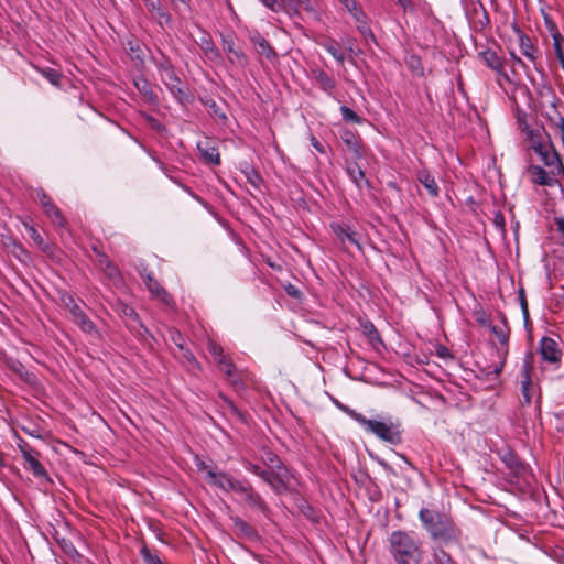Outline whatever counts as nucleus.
<instances>
[{
	"instance_id": "nucleus-59",
	"label": "nucleus",
	"mask_w": 564,
	"mask_h": 564,
	"mask_svg": "<svg viewBox=\"0 0 564 564\" xmlns=\"http://www.w3.org/2000/svg\"><path fill=\"white\" fill-rule=\"evenodd\" d=\"M519 301H520V306H521L523 318L527 323L529 319V308H528V303H527L525 293H524L523 289L519 290Z\"/></svg>"
},
{
	"instance_id": "nucleus-22",
	"label": "nucleus",
	"mask_w": 564,
	"mask_h": 564,
	"mask_svg": "<svg viewBox=\"0 0 564 564\" xmlns=\"http://www.w3.org/2000/svg\"><path fill=\"white\" fill-rule=\"evenodd\" d=\"M230 519L237 529L238 536L245 538L249 541H258L260 539L258 531L242 518L236 516L231 517Z\"/></svg>"
},
{
	"instance_id": "nucleus-1",
	"label": "nucleus",
	"mask_w": 564,
	"mask_h": 564,
	"mask_svg": "<svg viewBox=\"0 0 564 564\" xmlns=\"http://www.w3.org/2000/svg\"><path fill=\"white\" fill-rule=\"evenodd\" d=\"M419 518L423 528L433 540L451 543L456 542L460 536V531L456 528L453 520L437 510L422 508L419 512Z\"/></svg>"
},
{
	"instance_id": "nucleus-21",
	"label": "nucleus",
	"mask_w": 564,
	"mask_h": 564,
	"mask_svg": "<svg viewBox=\"0 0 564 564\" xmlns=\"http://www.w3.org/2000/svg\"><path fill=\"white\" fill-rule=\"evenodd\" d=\"M7 365L9 369L12 370L15 375H18V377L26 384L33 387L37 383V377L35 376V373L26 369L21 361L17 359H9L7 361Z\"/></svg>"
},
{
	"instance_id": "nucleus-63",
	"label": "nucleus",
	"mask_w": 564,
	"mask_h": 564,
	"mask_svg": "<svg viewBox=\"0 0 564 564\" xmlns=\"http://www.w3.org/2000/svg\"><path fill=\"white\" fill-rule=\"evenodd\" d=\"M544 22H545L546 29L551 33L552 40L554 41V34H561L557 30L555 22L549 17L544 18Z\"/></svg>"
},
{
	"instance_id": "nucleus-27",
	"label": "nucleus",
	"mask_w": 564,
	"mask_h": 564,
	"mask_svg": "<svg viewBox=\"0 0 564 564\" xmlns=\"http://www.w3.org/2000/svg\"><path fill=\"white\" fill-rule=\"evenodd\" d=\"M251 42L257 46V52L260 55L265 56L267 59L273 61L278 58V53L271 46L269 41L261 36L260 34L253 35L250 37Z\"/></svg>"
},
{
	"instance_id": "nucleus-9",
	"label": "nucleus",
	"mask_w": 564,
	"mask_h": 564,
	"mask_svg": "<svg viewBox=\"0 0 564 564\" xmlns=\"http://www.w3.org/2000/svg\"><path fill=\"white\" fill-rule=\"evenodd\" d=\"M511 29L518 37L521 53L533 64L538 72H542V65L538 61L540 57L539 48L532 43L531 39L521 30L516 21L511 23Z\"/></svg>"
},
{
	"instance_id": "nucleus-19",
	"label": "nucleus",
	"mask_w": 564,
	"mask_h": 564,
	"mask_svg": "<svg viewBox=\"0 0 564 564\" xmlns=\"http://www.w3.org/2000/svg\"><path fill=\"white\" fill-rule=\"evenodd\" d=\"M143 3L148 12L161 26L171 23V14L162 7L161 0H143Z\"/></svg>"
},
{
	"instance_id": "nucleus-61",
	"label": "nucleus",
	"mask_w": 564,
	"mask_h": 564,
	"mask_svg": "<svg viewBox=\"0 0 564 564\" xmlns=\"http://www.w3.org/2000/svg\"><path fill=\"white\" fill-rule=\"evenodd\" d=\"M93 251L98 258V263L100 267L109 265V257L100 250L97 246H93Z\"/></svg>"
},
{
	"instance_id": "nucleus-10",
	"label": "nucleus",
	"mask_w": 564,
	"mask_h": 564,
	"mask_svg": "<svg viewBox=\"0 0 564 564\" xmlns=\"http://www.w3.org/2000/svg\"><path fill=\"white\" fill-rule=\"evenodd\" d=\"M221 42H223V50L225 53H227L228 61L230 62V64L237 65L241 68H245L248 66V64H249L248 56L245 54V52L240 47L236 46L232 35H230V34L223 35Z\"/></svg>"
},
{
	"instance_id": "nucleus-52",
	"label": "nucleus",
	"mask_w": 564,
	"mask_h": 564,
	"mask_svg": "<svg viewBox=\"0 0 564 564\" xmlns=\"http://www.w3.org/2000/svg\"><path fill=\"white\" fill-rule=\"evenodd\" d=\"M358 23L357 29L360 32V34L364 36L366 41L371 40L372 42H376L375 34L371 31V28L367 23L366 19H362L361 21H356Z\"/></svg>"
},
{
	"instance_id": "nucleus-45",
	"label": "nucleus",
	"mask_w": 564,
	"mask_h": 564,
	"mask_svg": "<svg viewBox=\"0 0 564 564\" xmlns=\"http://www.w3.org/2000/svg\"><path fill=\"white\" fill-rule=\"evenodd\" d=\"M563 42H564V37L562 34H554V41H553L554 53H555L557 61L561 64L562 69L564 70V51L562 47Z\"/></svg>"
},
{
	"instance_id": "nucleus-16",
	"label": "nucleus",
	"mask_w": 564,
	"mask_h": 564,
	"mask_svg": "<svg viewBox=\"0 0 564 564\" xmlns=\"http://www.w3.org/2000/svg\"><path fill=\"white\" fill-rule=\"evenodd\" d=\"M539 350L543 360L550 364H558L561 361L563 352L555 339L546 336L542 337Z\"/></svg>"
},
{
	"instance_id": "nucleus-15",
	"label": "nucleus",
	"mask_w": 564,
	"mask_h": 564,
	"mask_svg": "<svg viewBox=\"0 0 564 564\" xmlns=\"http://www.w3.org/2000/svg\"><path fill=\"white\" fill-rule=\"evenodd\" d=\"M239 481L240 479H235L226 471H208V484L225 492H234Z\"/></svg>"
},
{
	"instance_id": "nucleus-35",
	"label": "nucleus",
	"mask_w": 564,
	"mask_h": 564,
	"mask_svg": "<svg viewBox=\"0 0 564 564\" xmlns=\"http://www.w3.org/2000/svg\"><path fill=\"white\" fill-rule=\"evenodd\" d=\"M362 332L375 348H377L378 345H384L378 329L371 322L367 321L362 324Z\"/></svg>"
},
{
	"instance_id": "nucleus-31",
	"label": "nucleus",
	"mask_w": 564,
	"mask_h": 564,
	"mask_svg": "<svg viewBox=\"0 0 564 564\" xmlns=\"http://www.w3.org/2000/svg\"><path fill=\"white\" fill-rule=\"evenodd\" d=\"M73 321L80 328L82 332L86 334L99 335V332L95 323L86 315L84 311L77 316H75Z\"/></svg>"
},
{
	"instance_id": "nucleus-56",
	"label": "nucleus",
	"mask_w": 564,
	"mask_h": 564,
	"mask_svg": "<svg viewBox=\"0 0 564 564\" xmlns=\"http://www.w3.org/2000/svg\"><path fill=\"white\" fill-rule=\"evenodd\" d=\"M435 354L437 357H440L441 359H444V360H453L454 359V355L451 352V350L442 344L435 345Z\"/></svg>"
},
{
	"instance_id": "nucleus-44",
	"label": "nucleus",
	"mask_w": 564,
	"mask_h": 564,
	"mask_svg": "<svg viewBox=\"0 0 564 564\" xmlns=\"http://www.w3.org/2000/svg\"><path fill=\"white\" fill-rule=\"evenodd\" d=\"M433 556L436 564H458L452 555L442 547H436L433 551Z\"/></svg>"
},
{
	"instance_id": "nucleus-41",
	"label": "nucleus",
	"mask_w": 564,
	"mask_h": 564,
	"mask_svg": "<svg viewBox=\"0 0 564 564\" xmlns=\"http://www.w3.org/2000/svg\"><path fill=\"white\" fill-rule=\"evenodd\" d=\"M245 468L252 473L253 475L260 477L264 482H267L270 486V480L272 479L269 470H265V468H262L260 465L247 462L245 464Z\"/></svg>"
},
{
	"instance_id": "nucleus-13",
	"label": "nucleus",
	"mask_w": 564,
	"mask_h": 564,
	"mask_svg": "<svg viewBox=\"0 0 564 564\" xmlns=\"http://www.w3.org/2000/svg\"><path fill=\"white\" fill-rule=\"evenodd\" d=\"M339 135L346 149L354 154L355 159L359 160L365 158V145L362 143L360 135L357 132L351 131L349 129H343L339 132Z\"/></svg>"
},
{
	"instance_id": "nucleus-60",
	"label": "nucleus",
	"mask_w": 564,
	"mask_h": 564,
	"mask_svg": "<svg viewBox=\"0 0 564 564\" xmlns=\"http://www.w3.org/2000/svg\"><path fill=\"white\" fill-rule=\"evenodd\" d=\"M510 58L513 62V67L511 69L513 75H517V66L523 68L524 70H528L527 64L513 51L510 52Z\"/></svg>"
},
{
	"instance_id": "nucleus-37",
	"label": "nucleus",
	"mask_w": 564,
	"mask_h": 564,
	"mask_svg": "<svg viewBox=\"0 0 564 564\" xmlns=\"http://www.w3.org/2000/svg\"><path fill=\"white\" fill-rule=\"evenodd\" d=\"M315 79L319 87L328 94H332L336 87V80L324 70H318L315 74Z\"/></svg>"
},
{
	"instance_id": "nucleus-29",
	"label": "nucleus",
	"mask_w": 564,
	"mask_h": 564,
	"mask_svg": "<svg viewBox=\"0 0 564 564\" xmlns=\"http://www.w3.org/2000/svg\"><path fill=\"white\" fill-rule=\"evenodd\" d=\"M199 47L204 52L205 56L210 61H216L220 58V52L216 47L212 36L208 33H205L199 41Z\"/></svg>"
},
{
	"instance_id": "nucleus-47",
	"label": "nucleus",
	"mask_w": 564,
	"mask_h": 564,
	"mask_svg": "<svg viewBox=\"0 0 564 564\" xmlns=\"http://www.w3.org/2000/svg\"><path fill=\"white\" fill-rule=\"evenodd\" d=\"M140 554L145 564H164L156 553H153L145 544L141 547Z\"/></svg>"
},
{
	"instance_id": "nucleus-49",
	"label": "nucleus",
	"mask_w": 564,
	"mask_h": 564,
	"mask_svg": "<svg viewBox=\"0 0 564 564\" xmlns=\"http://www.w3.org/2000/svg\"><path fill=\"white\" fill-rule=\"evenodd\" d=\"M323 46L338 63H344L345 54L337 47V44L334 41L326 43Z\"/></svg>"
},
{
	"instance_id": "nucleus-38",
	"label": "nucleus",
	"mask_w": 564,
	"mask_h": 564,
	"mask_svg": "<svg viewBox=\"0 0 564 564\" xmlns=\"http://www.w3.org/2000/svg\"><path fill=\"white\" fill-rule=\"evenodd\" d=\"M217 364L219 369L227 376V378L231 379L234 384L240 382V380L234 378L236 375V366L229 357H221V359H217Z\"/></svg>"
},
{
	"instance_id": "nucleus-43",
	"label": "nucleus",
	"mask_w": 564,
	"mask_h": 564,
	"mask_svg": "<svg viewBox=\"0 0 564 564\" xmlns=\"http://www.w3.org/2000/svg\"><path fill=\"white\" fill-rule=\"evenodd\" d=\"M40 73L42 74L43 77H45L52 85L56 86V87H59L61 86V79H62V74L55 69V68H51V67H45V68H42L40 69Z\"/></svg>"
},
{
	"instance_id": "nucleus-42",
	"label": "nucleus",
	"mask_w": 564,
	"mask_h": 564,
	"mask_svg": "<svg viewBox=\"0 0 564 564\" xmlns=\"http://www.w3.org/2000/svg\"><path fill=\"white\" fill-rule=\"evenodd\" d=\"M343 4L350 12L356 21L366 19V14L356 0H343Z\"/></svg>"
},
{
	"instance_id": "nucleus-39",
	"label": "nucleus",
	"mask_w": 564,
	"mask_h": 564,
	"mask_svg": "<svg viewBox=\"0 0 564 564\" xmlns=\"http://www.w3.org/2000/svg\"><path fill=\"white\" fill-rule=\"evenodd\" d=\"M44 213L51 219L53 225L62 228L66 227L67 220L64 217L62 210L55 204H53L50 208H46Z\"/></svg>"
},
{
	"instance_id": "nucleus-28",
	"label": "nucleus",
	"mask_w": 564,
	"mask_h": 564,
	"mask_svg": "<svg viewBox=\"0 0 564 564\" xmlns=\"http://www.w3.org/2000/svg\"><path fill=\"white\" fill-rule=\"evenodd\" d=\"M522 131L525 133L527 140L530 142V148L536 145V143H542L547 139H551L550 134L543 126L538 128H530L529 124H525V127L522 128Z\"/></svg>"
},
{
	"instance_id": "nucleus-30",
	"label": "nucleus",
	"mask_w": 564,
	"mask_h": 564,
	"mask_svg": "<svg viewBox=\"0 0 564 564\" xmlns=\"http://www.w3.org/2000/svg\"><path fill=\"white\" fill-rule=\"evenodd\" d=\"M346 172L359 189L362 188V182L367 187H371L370 181L366 178L365 172L357 163L348 165Z\"/></svg>"
},
{
	"instance_id": "nucleus-3",
	"label": "nucleus",
	"mask_w": 564,
	"mask_h": 564,
	"mask_svg": "<svg viewBox=\"0 0 564 564\" xmlns=\"http://www.w3.org/2000/svg\"><path fill=\"white\" fill-rule=\"evenodd\" d=\"M390 552L398 564H419L421 549L419 542L404 531L390 534Z\"/></svg>"
},
{
	"instance_id": "nucleus-2",
	"label": "nucleus",
	"mask_w": 564,
	"mask_h": 564,
	"mask_svg": "<svg viewBox=\"0 0 564 564\" xmlns=\"http://www.w3.org/2000/svg\"><path fill=\"white\" fill-rule=\"evenodd\" d=\"M534 356L528 352L521 364L518 376L519 388L521 392L520 405L522 408L529 406L534 403L535 410L541 411L542 405V389L540 382L534 380Z\"/></svg>"
},
{
	"instance_id": "nucleus-50",
	"label": "nucleus",
	"mask_w": 564,
	"mask_h": 564,
	"mask_svg": "<svg viewBox=\"0 0 564 564\" xmlns=\"http://www.w3.org/2000/svg\"><path fill=\"white\" fill-rule=\"evenodd\" d=\"M142 279L151 294H154L162 288V285L159 283V281L154 278L153 273L151 272H148L144 275L142 274Z\"/></svg>"
},
{
	"instance_id": "nucleus-6",
	"label": "nucleus",
	"mask_w": 564,
	"mask_h": 564,
	"mask_svg": "<svg viewBox=\"0 0 564 564\" xmlns=\"http://www.w3.org/2000/svg\"><path fill=\"white\" fill-rule=\"evenodd\" d=\"M360 425L368 432L375 434L378 438L391 444L398 445L402 443V433L400 425L389 420H371L364 416Z\"/></svg>"
},
{
	"instance_id": "nucleus-51",
	"label": "nucleus",
	"mask_w": 564,
	"mask_h": 564,
	"mask_svg": "<svg viewBox=\"0 0 564 564\" xmlns=\"http://www.w3.org/2000/svg\"><path fill=\"white\" fill-rule=\"evenodd\" d=\"M335 404L336 406L343 411L344 413H346L348 416H350L354 421H356L357 423H361L362 419L365 415H362L361 413L357 412L356 410L349 408L348 405H345L343 403H340L339 401H335Z\"/></svg>"
},
{
	"instance_id": "nucleus-58",
	"label": "nucleus",
	"mask_w": 564,
	"mask_h": 564,
	"mask_svg": "<svg viewBox=\"0 0 564 564\" xmlns=\"http://www.w3.org/2000/svg\"><path fill=\"white\" fill-rule=\"evenodd\" d=\"M195 466H196V468H197V470L199 473H205L206 474V480L207 481H208V471H215L216 470V467L207 465L204 460H202L198 457L195 458Z\"/></svg>"
},
{
	"instance_id": "nucleus-64",
	"label": "nucleus",
	"mask_w": 564,
	"mask_h": 564,
	"mask_svg": "<svg viewBox=\"0 0 564 564\" xmlns=\"http://www.w3.org/2000/svg\"><path fill=\"white\" fill-rule=\"evenodd\" d=\"M556 230L560 232L564 243V217H554Z\"/></svg>"
},
{
	"instance_id": "nucleus-26",
	"label": "nucleus",
	"mask_w": 564,
	"mask_h": 564,
	"mask_svg": "<svg viewBox=\"0 0 564 564\" xmlns=\"http://www.w3.org/2000/svg\"><path fill=\"white\" fill-rule=\"evenodd\" d=\"M133 84L143 98L150 104L158 102V95L154 93L151 83L144 76H138Z\"/></svg>"
},
{
	"instance_id": "nucleus-33",
	"label": "nucleus",
	"mask_w": 564,
	"mask_h": 564,
	"mask_svg": "<svg viewBox=\"0 0 564 564\" xmlns=\"http://www.w3.org/2000/svg\"><path fill=\"white\" fill-rule=\"evenodd\" d=\"M59 301L69 311L73 318L83 312L74 296L67 291L59 292Z\"/></svg>"
},
{
	"instance_id": "nucleus-4",
	"label": "nucleus",
	"mask_w": 564,
	"mask_h": 564,
	"mask_svg": "<svg viewBox=\"0 0 564 564\" xmlns=\"http://www.w3.org/2000/svg\"><path fill=\"white\" fill-rule=\"evenodd\" d=\"M262 462L272 478L270 480L271 489L278 495L288 492L291 474L282 459L272 451H264Z\"/></svg>"
},
{
	"instance_id": "nucleus-8",
	"label": "nucleus",
	"mask_w": 564,
	"mask_h": 564,
	"mask_svg": "<svg viewBox=\"0 0 564 564\" xmlns=\"http://www.w3.org/2000/svg\"><path fill=\"white\" fill-rule=\"evenodd\" d=\"M234 492L242 497V501L248 508L258 510L264 516H269L270 508L268 503L248 479H240Z\"/></svg>"
},
{
	"instance_id": "nucleus-17",
	"label": "nucleus",
	"mask_w": 564,
	"mask_h": 564,
	"mask_svg": "<svg viewBox=\"0 0 564 564\" xmlns=\"http://www.w3.org/2000/svg\"><path fill=\"white\" fill-rule=\"evenodd\" d=\"M330 228L341 243L349 242L356 246L359 250H361L359 235L356 231L351 230L348 225L343 223H333L330 225Z\"/></svg>"
},
{
	"instance_id": "nucleus-25",
	"label": "nucleus",
	"mask_w": 564,
	"mask_h": 564,
	"mask_svg": "<svg viewBox=\"0 0 564 564\" xmlns=\"http://www.w3.org/2000/svg\"><path fill=\"white\" fill-rule=\"evenodd\" d=\"M502 462L516 477L523 476L527 471V465L512 451L507 452L502 456Z\"/></svg>"
},
{
	"instance_id": "nucleus-62",
	"label": "nucleus",
	"mask_w": 564,
	"mask_h": 564,
	"mask_svg": "<svg viewBox=\"0 0 564 564\" xmlns=\"http://www.w3.org/2000/svg\"><path fill=\"white\" fill-rule=\"evenodd\" d=\"M147 121H148L149 126H150L153 130H155V131H158V132H163V131H165V130H166V129H165V126H164V124H162V123H161L156 118H154V117H152V116H148V117H147Z\"/></svg>"
},
{
	"instance_id": "nucleus-12",
	"label": "nucleus",
	"mask_w": 564,
	"mask_h": 564,
	"mask_svg": "<svg viewBox=\"0 0 564 564\" xmlns=\"http://www.w3.org/2000/svg\"><path fill=\"white\" fill-rule=\"evenodd\" d=\"M24 469L31 471L35 477L47 478V471L39 460L40 453L31 447L21 448Z\"/></svg>"
},
{
	"instance_id": "nucleus-46",
	"label": "nucleus",
	"mask_w": 564,
	"mask_h": 564,
	"mask_svg": "<svg viewBox=\"0 0 564 564\" xmlns=\"http://www.w3.org/2000/svg\"><path fill=\"white\" fill-rule=\"evenodd\" d=\"M243 174L247 178V181L254 187V188H259L260 185L262 184L263 180L262 177L260 176V174L257 172L256 169L249 166L247 169H245L243 171Z\"/></svg>"
},
{
	"instance_id": "nucleus-5",
	"label": "nucleus",
	"mask_w": 564,
	"mask_h": 564,
	"mask_svg": "<svg viewBox=\"0 0 564 564\" xmlns=\"http://www.w3.org/2000/svg\"><path fill=\"white\" fill-rule=\"evenodd\" d=\"M151 59L160 72L161 79L170 93L178 99L183 98L185 96V91L182 88L181 78L178 77L171 59L161 51H159V56L153 55Z\"/></svg>"
},
{
	"instance_id": "nucleus-20",
	"label": "nucleus",
	"mask_w": 564,
	"mask_h": 564,
	"mask_svg": "<svg viewBox=\"0 0 564 564\" xmlns=\"http://www.w3.org/2000/svg\"><path fill=\"white\" fill-rule=\"evenodd\" d=\"M200 158L205 163L213 165H220V154L218 148L213 143L212 140L197 143Z\"/></svg>"
},
{
	"instance_id": "nucleus-23",
	"label": "nucleus",
	"mask_w": 564,
	"mask_h": 564,
	"mask_svg": "<svg viewBox=\"0 0 564 564\" xmlns=\"http://www.w3.org/2000/svg\"><path fill=\"white\" fill-rule=\"evenodd\" d=\"M416 180L424 186L432 198L440 196V187L435 177L427 170H420L416 174Z\"/></svg>"
},
{
	"instance_id": "nucleus-32",
	"label": "nucleus",
	"mask_w": 564,
	"mask_h": 564,
	"mask_svg": "<svg viewBox=\"0 0 564 564\" xmlns=\"http://www.w3.org/2000/svg\"><path fill=\"white\" fill-rule=\"evenodd\" d=\"M406 67L410 69L412 75L417 77H424V66L422 58L416 54H408L404 58Z\"/></svg>"
},
{
	"instance_id": "nucleus-7",
	"label": "nucleus",
	"mask_w": 564,
	"mask_h": 564,
	"mask_svg": "<svg viewBox=\"0 0 564 564\" xmlns=\"http://www.w3.org/2000/svg\"><path fill=\"white\" fill-rule=\"evenodd\" d=\"M115 311L120 316L127 317L129 319L126 322V326L135 336L137 339L147 340L148 337H152L150 330L142 323L139 314L137 313L133 306L119 300L115 304Z\"/></svg>"
},
{
	"instance_id": "nucleus-57",
	"label": "nucleus",
	"mask_w": 564,
	"mask_h": 564,
	"mask_svg": "<svg viewBox=\"0 0 564 564\" xmlns=\"http://www.w3.org/2000/svg\"><path fill=\"white\" fill-rule=\"evenodd\" d=\"M177 347L181 351L182 357L186 361H188L192 365L198 366V361H197L196 357L187 347H185L183 344H177Z\"/></svg>"
},
{
	"instance_id": "nucleus-54",
	"label": "nucleus",
	"mask_w": 564,
	"mask_h": 564,
	"mask_svg": "<svg viewBox=\"0 0 564 564\" xmlns=\"http://www.w3.org/2000/svg\"><path fill=\"white\" fill-rule=\"evenodd\" d=\"M36 197L41 203L43 210L50 208L54 204L50 195L43 188L36 189Z\"/></svg>"
},
{
	"instance_id": "nucleus-24",
	"label": "nucleus",
	"mask_w": 564,
	"mask_h": 564,
	"mask_svg": "<svg viewBox=\"0 0 564 564\" xmlns=\"http://www.w3.org/2000/svg\"><path fill=\"white\" fill-rule=\"evenodd\" d=\"M24 226L29 232L30 238L34 241L37 248L41 249L47 256L54 257L55 251L57 250L56 247L54 245L46 242L34 226L29 224H24Z\"/></svg>"
},
{
	"instance_id": "nucleus-36",
	"label": "nucleus",
	"mask_w": 564,
	"mask_h": 564,
	"mask_svg": "<svg viewBox=\"0 0 564 564\" xmlns=\"http://www.w3.org/2000/svg\"><path fill=\"white\" fill-rule=\"evenodd\" d=\"M503 366H505V361L503 360H499L498 362L494 364V365H486V366H481L479 362H477V367L479 369V377L484 378V379H490V376H499L503 369Z\"/></svg>"
},
{
	"instance_id": "nucleus-53",
	"label": "nucleus",
	"mask_w": 564,
	"mask_h": 564,
	"mask_svg": "<svg viewBox=\"0 0 564 564\" xmlns=\"http://www.w3.org/2000/svg\"><path fill=\"white\" fill-rule=\"evenodd\" d=\"M153 295L166 306L172 307L174 305L173 296L163 286Z\"/></svg>"
},
{
	"instance_id": "nucleus-34",
	"label": "nucleus",
	"mask_w": 564,
	"mask_h": 564,
	"mask_svg": "<svg viewBox=\"0 0 564 564\" xmlns=\"http://www.w3.org/2000/svg\"><path fill=\"white\" fill-rule=\"evenodd\" d=\"M502 326L491 325L490 330L496 335L502 346H507L510 335V327L508 326L507 318L501 314Z\"/></svg>"
},
{
	"instance_id": "nucleus-48",
	"label": "nucleus",
	"mask_w": 564,
	"mask_h": 564,
	"mask_svg": "<svg viewBox=\"0 0 564 564\" xmlns=\"http://www.w3.org/2000/svg\"><path fill=\"white\" fill-rule=\"evenodd\" d=\"M340 113L343 116L344 121L346 122H352L357 124H360L362 122V118L348 106H341Z\"/></svg>"
},
{
	"instance_id": "nucleus-55",
	"label": "nucleus",
	"mask_w": 564,
	"mask_h": 564,
	"mask_svg": "<svg viewBox=\"0 0 564 564\" xmlns=\"http://www.w3.org/2000/svg\"><path fill=\"white\" fill-rule=\"evenodd\" d=\"M280 12H286L288 14H296V2L295 0H279Z\"/></svg>"
},
{
	"instance_id": "nucleus-14",
	"label": "nucleus",
	"mask_w": 564,
	"mask_h": 564,
	"mask_svg": "<svg viewBox=\"0 0 564 564\" xmlns=\"http://www.w3.org/2000/svg\"><path fill=\"white\" fill-rule=\"evenodd\" d=\"M549 148L550 149L547 151L539 155L541 161L546 167L551 169V174L553 176L564 175V164L552 140H549Z\"/></svg>"
},
{
	"instance_id": "nucleus-40",
	"label": "nucleus",
	"mask_w": 564,
	"mask_h": 564,
	"mask_svg": "<svg viewBox=\"0 0 564 564\" xmlns=\"http://www.w3.org/2000/svg\"><path fill=\"white\" fill-rule=\"evenodd\" d=\"M219 398L223 400L231 415L236 416L241 423H247L249 416L247 412L239 410L236 404L223 393L219 394Z\"/></svg>"
},
{
	"instance_id": "nucleus-11",
	"label": "nucleus",
	"mask_w": 564,
	"mask_h": 564,
	"mask_svg": "<svg viewBox=\"0 0 564 564\" xmlns=\"http://www.w3.org/2000/svg\"><path fill=\"white\" fill-rule=\"evenodd\" d=\"M480 61L490 69L495 70L498 76L502 77L507 82H511L508 73L505 70L506 59L498 55L496 51L490 48L478 53Z\"/></svg>"
},
{
	"instance_id": "nucleus-18",
	"label": "nucleus",
	"mask_w": 564,
	"mask_h": 564,
	"mask_svg": "<svg viewBox=\"0 0 564 564\" xmlns=\"http://www.w3.org/2000/svg\"><path fill=\"white\" fill-rule=\"evenodd\" d=\"M527 172L531 175V181L535 185L540 186H554L555 180L551 174V169L545 171L541 165L530 164L527 167Z\"/></svg>"
}]
</instances>
